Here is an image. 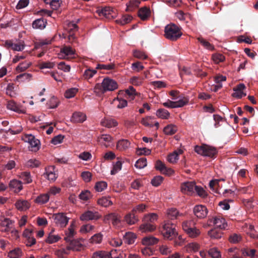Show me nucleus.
<instances>
[{
  "label": "nucleus",
  "mask_w": 258,
  "mask_h": 258,
  "mask_svg": "<svg viewBox=\"0 0 258 258\" xmlns=\"http://www.w3.org/2000/svg\"><path fill=\"white\" fill-rule=\"evenodd\" d=\"M167 217L171 220H174L180 216L178 210L175 208H170L168 209L166 212Z\"/></svg>",
  "instance_id": "nucleus-39"
},
{
  "label": "nucleus",
  "mask_w": 258,
  "mask_h": 258,
  "mask_svg": "<svg viewBox=\"0 0 258 258\" xmlns=\"http://www.w3.org/2000/svg\"><path fill=\"white\" fill-rule=\"evenodd\" d=\"M188 102L189 99L188 97L182 96L177 101H173L168 100L166 102L163 103L162 104L164 107L170 108H174L182 107L187 104Z\"/></svg>",
  "instance_id": "nucleus-9"
},
{
  "label": "nucleus",
  "mask_w": 258,
  "mask_h": 258,
  "mask_svg": "<svg viewBox=\"0 0 258 258\" xmlns=\"http://www.w3.org/2000/svg\"><path fill=\"white\" fill-rule=\"evenodd\" d=\"M194 215L199 219H203L206 217L208 211L206 206L202 205H198L194 208Z\"/></svg>",
  "instance_id": "nucleus-16"
},
{
  "label": "nucleus",
  "mask_w": 258,
  "mask_h": 258,
  "mask_svg": "<svg viewBox=\"0 0 258 258\" xmlns=\"http://www.w3.org/2000/svg\"><path fill=\"white\" fill-rule=\"evenodd\" d=\"M108 258H123V254L120 251L113 249L108 252Z\"/></svg>",
  "instance_id": "nucleus-64"
},
{
  "label": "nucleus",
  "mask_w": 258,
  "mask_h": 258,
  "mask_svg": "<svg viewBox=\"0 0 258 258\" xmlns=\"http://www.w3.org/2000/svg\"><path fill=\"white\" fill-rule=\"evenodd\" d=\"M76 222H72L67 230L65 232L66 236L64 237V239L67 242H69L70 238L76 235Z\"/></svg>",
  "instance_id": "nucleus-24"
},
{
  "label": "nucleus",
  "mask_w": 258,
  "mask_h": 258,
  "mask_svg": "<svg viewBox=\"0 0 258 258\" xmlns=\"http://www.w3.org/2000/svg\"><path fill=\"white\" fill-rule=\"evenodd\" d=\"M65 30L67 33L63 34L64 38L67 37L70 42H74L76 39L75 34L78 30L77 25L72 22H69L65 26Z\"/></svg>",
  "instance_id": "nucleus-7"
},
{
  "label": "nucleus",
  "mask_w": 258,
  "mask_h": 258,
  "mask_svg": "<svg viewBox=\"0 0 258 258\" xmlns=\"http://www.w3.org/2000/svg\"><path fill=\"white\" fill-rule=\"evenodd\" d=\"M138 16L143 21L148 20L151 15V11L149 8L145 7L141 8L138 11Z\"/></svg>",
  "instance_id": "nucleus-32"
},
{
  "label": "nucleus",
  "mask_w": 258,
  "mask_h": 258,
  "mask_svg": "<svg viewBox=\"0 0 258 258\" xmlns=\"http://www.w3.org/2000/svg\"><path fill=\"white\" fill-rule=\"evenodd\" d=\"M158 250L161 254L168 255L172 252L171 247L166 245H161L159 246Z\"/></svg>",
  "instance_id": "nucleus-51"
},
{
  "label": "nucleus",
  "mask_w": 258,
  "mask_h": 258,
  "mask_svg": "<svg viewBox=\"0 0 258 258\" xmlns=\"http://www.w3.org/2000/svg\"><path fill=\"white\" fill-rule=\"evenodd\" d=\"M31 206V204L29 201L23 199L18 200L15 204L16 208L21 212L29 210Z\"/></svg>",
  "instance_id": "nucleus-20"
},
{
  "label": "nucleus",
  "mask_w": 258,
  "mask_h": 258,
  "mask_svg": "<svg viewBox=\"0 0 258 258\" xmlns=\"http://www.w3.org/2000/svg\"><path fill=\"white\" fill-rule=\"evenodd\" d=\"M158 215L156 213H151L145 214L143 217L142 221L144 222L154 224L158 219Z\"/></svg>",
  "instance_id": "nucleus-35"
},
{
  "label": "nucleus",
  "mask_w": 258,
  "mask_h": 258,
  "mask_svg": "<svg viewBox=\"0 0 258 258\" xmlns=\"http://www.w3.org/2000/svg\"><path fill=\"white\" fill-rule=\"evenodd\" d=\"M141 123L148 127H152L155 125L156 129H158L159 123L157 121H155L154 118L151 116H146L143 118L141 120Z\"/></svg>",
  "instance_id": "nucleus-26"
},
{
  "label": "nucleus",
  "mask_w": 258,
  "mask_h": 258,
  "mask_svg": "<svg viewBox=\"0 0 258 258\" xmlns=\"http://www.w3.org/2000/svg\"><path fill=\"white\" fill-rule=\"evenodd\" d=\"M142 186H143V182L141 179H136L131 184V187L136 190H139Z\"/></svg>",
  "instance_id": "nucleus-61"
},
{
  "label": "nucleus",
  "mask_w": 258,
  "mask_h": 258,
  "mask_svg": "<svg viewBox=\"0 0 258 258\" xmlns=\"http://www.w3.org/2000/svg\"><path fill=\"white\" fill-rule=\"evenodd\" d=\"M103 235L101 233L95 234L89 239L90 243L93 244H100L103 240Z\"/></svg>",
  "instance_id": "nucleus-46"
},
{
  "label": "nucleus",
  "mask_w": 258,
  "mask_h": 258,
  "mask_svg": "<svg viewBox=\"0 0 258 258\" xmlns=\"http://www.w3.org/2000/svg\"><path fill=\"white\" fill-rule=\"evenodd\" d=\"M53 230H52L51 232H50L48 235V236L45 240L46 243L49 244H52L57 242L61 239V237L59 235H55L53 233Z\"/></svg>",
  "instance_id": "nucleus-45"
},
{
  "label": "nucleus",
  "mask_w": 258,
  "mask_h": 258,
  "mask_svg": "<svg viewBox=\"0 0 258 258\" xmlns=\"http://www.w3.org/2000/svg\"><path fill=\"white\" fill-rule=\"evenodd\" d=\"M22 139L29 144L28 148L29 150L36 152L40 148V141L36 139L35 137L31 134H25L22 137Z\"/></svg>",
  "instance_id": "nucleus-6"
},
{
  "label": "nucleus",
  "mask_w": 258,
  "mask_h": 258,
  "mask_svg": "<svg viewBox=\"0 0 258 258\" xmlns=\"http://www.w3.org/2000/svg\"><path fill=\"white\" fill-rule=\"evenodd\" d=\"M133 55L134 57L139 59L144 60L148 58V56L145 52L138 49L133 51Z\"/></svg>",
  "instance_id": "nucleus-47"
},
{
  "label": "nucleus",
  "mask_w": 258,
  "mask_h": 258,
  "mask_svg": "<svg viewBox=\"0 0 258 258\" xmlns=\"http://www.w3.org/2000/svg\"><path fill=\"white\" fill-rule=\"evenodd\" d=\"M45 177L49 181L54 182L57 177V174L53 166H48L45 169Z\"/></svg>",
  "instance_id": "nucleus-22"
},
{
  "label": "nucleus",
  "mask_w": 258,
  "mask_h": 258,
  "mask_svg": "<svg viewBox=\"0 0 258 258\" xmlns=\"http://www.w3.org/2000/svg\"><path fill=\"white\" fill-rule=\"evenodd\" d=\"M196 183L194 181L183 182L180 185V191L182 193L188 196H192L195 194Z\"/></svg>",
  "instance_id": "nucleus-13"
},
{
  "label": "nucleus",
  "mask_w": 258,
  "mask_h": 258,
  "mask_svg": "<svg viewBox=\"0 0 258 258\" xmlns=\"http://www.w3.org/2000/svg\"><path fill=\"white\" fill-rule=\"evenodd\" d=\"M59 104V99L54 96H52L47 102V105L49 108L53 109L56 108Z\"/></svg>",
  "instance_id": "nucleus-58"
},
{
  "label": "nucleus",
  "mask_w": 258,
  "mask_h": 258,
  "mask_svg": "<svg viewBox=\"0 0 258 258\" xmlns=\"http://www.w3.org/2000/svg\"><path fill=\"white\" fill-rule=\"evenodd\" d=\"M176 16L180 20L187 22L188 20L191 19V16L188 13H184L182 11H179L176 13Z\"/></svg>",
  "instance_id": "nucleus-57"
},
{
  "label": "nucleus",
  "mask_w": 258,
  "mask_h": 258,
  "mask_svg": "<svg viewBox=\"0 0 258 258\" xmlns=\"http://www.w3.org/2000/svg\"><path fill=\"white\" fill-rule=\"evenodd\" d=\"M157 226L154 224L144 222L140 225L139 230L142 233L152 232L156 230Z\"/></svg>",
  "instance_id": "nucleus-27"
},
{
  "label": "nucleus",
  "mask_w": 258,
  "mask_h": 258,
  "mask_svg": "<svg viewBox=\"0 0 258 258\" xmlns=\"http://www.w3.org/2000/svg\"><path fill=\"white\" fill-rule=\"evenodd\" d=\"M120 216L114 213H110L104 216V221L106 222L111 221L113 225L117 226L120 223Z\"/></svg>",
  "instance_id": "nucleus-29"
},
{
  "label": "nucleus",
  "mask_w": 258,
  "mask_h": 258,
  "mask_svg": "<svg viewBox=\"0 0 258 258\" xmlns=\"http://www.w3.org/2000/svg\"><path fill=\"white\" fill-rule=\"evenodd\" d=\"M216 228L225 229L227 227V223L224 218L221 216H216L211 220Z\"/></svg>",
  "instance_id": "nucleus-19"
},
{
  "label": "nucleus",
  "mask_w": 258,
  "mask_h": 258,
  "mask_svg": "<svg viewBox=\"0 0 258 258\" xmlns=\"http://www.w3.org/2000/svg\"><path fill=\"white\" fill-rule=\"evenodd\" d=\"M31 62L29 61L26 60L20 63L16 68L17 73H20L25 71L29 68L31 65Z\"/></svg>",
  "instance_id": "nucleus-49"
},
{
  "label": "nucleus",
  "mask_w": 258,
  "mask_h": 258,
  "mask_svg": "<svg viewBox=\"0 0 258 258\" xmlns=\"http://www.w3.org/2000/svg\"><path fill=\"white\" fill-rule=\"evenodd\" d=\"M52 219L55 224L59 227L64 228L68 225L70 218L64 213H57L53 214Z\"/></svg>",
  "instance_id": "nucleus-8"
},
{
  "label": "nucleus",
  "mask_w": 258,
  "mask_h": 258,
  "mask_svg": "<svg viewBox=\"0 0 258 258\" xmlns=\"http://www.w3.org/2000/svg\"><path fill=\"white\" fill-rule=\"evenodd\" d=\"M49 198V194L47 193L42 194L37 196L34 202L36 204L43 205L47 203Z\"/></svg>",
  "instance_id": "nucleus-40"
},
{
  "label": "nucleus",
  "mask_w": 258,
  "mask_h": 258,
  "mask_svg": "<svg viewBox=\"0 0 258 258\" xmlns=\"http://www.w3.org/2000/svg\"><path fill=\"white\" fill-rule=\"evenodd\" d=\"M14 222L9 218H4L0 223V231L8 233L13 228Z\"/></svg>",
  "instance_id": "nucleus-18"
},
{
  "label": "nucleus",
  "mask_w": 258,
  "mask_h": 258,
  "mask_svg": "<svg viewBox=\"0 0 258 258\" xmlns=\"http://www.w3.org/2000/svg\"><path fill=\"white\" fill-rule=\"evenodd\" d=\"M101 217V216L97 212H93L87 211L83 213L80 217L81 221H89L92 220H97Z\"/></svg>",
  "instance_id": "nucleus-17"
},
{
  "label": "nucleus",
  "mask_w": 258,
  "mask_h": 258,
  "mask_svg": "<svg viewBox=\"0 0 258 258\" xmlns=\"http://www.w3.org/2000/svg\"><path fill=\"white\" fill-rule=\"evenodd\" d=\"M161 233L163 237L168 240H172L178 235L175 225L170 221L164 222L161 229Z\"/></svg>",
  "instance_id": "nucleus-2"
},
{
  "label": "nucleus",
  "mask_w": 258,
  "mask_h": 258,
  "mask_svg": "<svg viewBox=\"0 0 258 258\" xmlns=\"http://www.w3.org/2000/svg\"><path fill=\"white\" fill-rule=\"evenodd\" d=\"M124 242L128 244H133L137 238L136 233L132 232H126L123 236Z\"/></svg>",
  "instance_id": "nucleus-41"
},
{
  "label": "nucleus",
  "mask_w": 258,
  "mask_h": 258,
  "mask_svg": "<svg viewBox=\"0 0 258 258\" xmlns=\"http://www.w3.org/2000/svg\"><path fill=\"white\" fill-rule=\"evenodd\" d=\"M6 105L7 109L18 113L25 114L26 113V108L25 106L18 104L13 100L8 101Z\"/></svg>",
  "instance_id": "nucleus-14"
},
{
  "label": "nucleus",
  "mask_w": 258,
  "mask_h": 258,
  "mask_svg": "<svg viewBox=\"0 0 258 258\" xmlns=\"http://www.w3.org/2000/svg\"><path fill=\"white\" fill-rule=\"evenodd\" d=\"M118 88L117 82L109 78H104L101 84H97L94 88V92L99 95L106 91H112Z\"/></svg>",
  "instance_id": "nucleus-1"
},
{
  "label": "nucleus",
  "mask_w": 258,
  "mask_h": 258,
  "mask_svg": "<svg viewBox=\"0 0 258 258\" xmlns=\"http://www.w3.org/2000/svg\"><path fill=\"white\" fill-rule=\"evenodd\" d=\"M124 221L129 225H133L139 221L138 217L133 213V210L127 214L124 217Z\"/></svg>",
  "instance_id": "nucleus-36"
},
{
  "label": "nucleus",
  "mask_w": 258,
  "mask_h": 258,
  "mask_svg": "<svg viewBox=\"0 0 258 258\" xmlns=\"http://www.w3.org/2000/svg\"><path fill=\"white\" fill-rule=\"evenodd\" d=\"M22 254V252L21 249L17 248L10 251L8 254V256L10 258H20Z\"/></svg>",
  "instance_id": "nucleus-60"
},
{
  "label": "nucleus",
  "mask_w": 258,
  "mask_h": 258,
  "mask_svg": "<svg viewBox=\"0 0 258 258\" xmlns=\"http://www.w3.org/2000/svg\"><path fill=\"white\" fill-rule=\"evenodd\" d=\"M82 239H73L69 241V243L67 246L68 250H72L74 251H80L84 249V246L81 243Z\"/></svg>",
  "instance_id": "nucleus-21"
},
{
  "label": "nucleus",
  "mask_w": 258,
  "mask_h": 258,
  "mask_svg": "<svg viewBox=\"0 0 258 258\" xmlns=\"http://www.w3.org/2000/svg\"><path fill=\"white\" fill-rule=\"evenodd\" d=\"M131 143L129 141L125 139L119 140L116 143V148L117 150L123 151L126 150L130 146Z\"/></svg>",
  "instance_id": "nucleus-38"
},
{
  "label": "nucleus",
  "mask_w": 258,
  "mask_h": 258,
  "mask_svg": "<svg viewBox=\"0 0 258 258\" xmlns=\"http://www.w3.org/2000/svg\"><path fill=\"white\" fill-rule=\"evenodd\" d=\"M96 13L101 18L111 19L115 17V13L110 7L98 8Z\"/></svg>",
  "instance_id": "nucleus-15"
},
{
  "label": "nucleus",
  "mask_w": 258,
  "mask_h": 258,
  "mask_svg": "<svg viewBox=\"0 0 258 258\" xmlns=\"http://www.w3.org/2000/svg\"><path fill=\"white\" fill-rule=\"evenodd\" d=\"M177 130V126L173 124H169L164 128L163 132L167 135L174 134Z\"/></svg>",
  "instance_id": "nucleus-55"
},
{
  "label": "nucleus",
  "mask_w": 258,
  "mask_h": 258,
  "mask_svg": "<svg viewBox=\"0 0 258 258\" xmlns=\"http://www.w3.org/2000/svg\"><path fill=\"white\" fill-rule=\"evenodd\" d=\"M197 39L205 48L210 50H213L214 49V46L204 38L199 37L197 38Z\"/></svg>",
  "instance_id": "nucleus-53"
},
{
  "label": "nucleus",
  "mask_w": 258,
  "mask_h": 258,
  "mask_svg": "<svg viewBox=\"0 0 258 258\" xmlns=\"http://www.w3.org/2000/svg\"><path fill=\"white\" fill-rule=\"evenodd\" d=\"M165 37L170 40L174 41L179 38L182 35L181 28L174 24H170L165 27Z\"/></svg>",
  "instance_id": "nucleus-3"
},
{
  "label": "nucleus",
  "mask_w": 258,
  "mask_h": 258,
  "mask_svg": "<svg viewBox=\"0 0 258 258\" xmlns=\"http://www.w3.org/2000/svg\"><path fill=\"white\" fill-rule=\"evenodd\" d=\"M6 94L11 97H15L17 94V87L13 83L9 84L6 88Z\"/></svg>",
  "instance_id": "nucleus-44"
},
{
  "label": "nucleus",
  "mask_w": 258,
  "mask_h": 258,
  "mask_svg": "<svg viewBox=\"0 0 258 258\" xmlns=\"http://www.w3.org/2000/svg\"><path fill=\"white\" fill-rule=\"evenodd\" d=\"M5 46L14 51H22L25 47V43L23 40H7L5 42Z\"/></svg>",
  "instance_id": "nucleus-10"
},
{
  "label": "nucleus",
  "mask_w": 258,
  "mask_h": 258,
  "mask_svg": "<svg viewBox=\"0 0 258 258\" xmlns=\"http://www.w3.org/2000/svg\"><path fill=\"white\" fill-rule=\"evenodd\" d=\"M112 104L116 106L117 108L121 109L126 107L127 102L126 100L117 97L113 100Z\"/></svg>",
  "instance_id": "nucleus-43"
},
{
  "label": "nucleus",
  "mask_w": 258,
  "mask_h": 258,
  "mask_svg": "<svg viewBox=\"0 0 258 258\" xmlns=\"http://www.w3.org/2000/svg\"><path fill=\"white\" fill-rule=\"evenodd\" d=\"M196 192L197 195L202 198H205L208 196V193L206 190L202 186H198L196 185L195 192Z\"/></svg>",
  "instance_id": "nucleus-63"
},
{
  "label": "nucleus",
  "mask_w": 258,
  "mask_h": 258,
  "mask_svg": "<svg viewBox=\"0 0 258 258\" xmlns=\"http://www.w3.org/2000/svg\"><path fill=\"white\" fill-rule=\"evenodd\" d=\"M108 184L106 181H99L95 183L94 189L97 192H102L107 187Z\"/></svg>",
  "instance_id": "nucleus-48"
},
{
  "label": "nucleus",
  "mask_w": 258,
  "mask_h": 258,
  "mask_svg": "<svg viewBox=\"0 0 258 258\" xmlns=\"http://www.w3.org/2000/svg\"><path fill=\"white\" fill-rule=\"evenodd\" d=\"M97 204L98 205L105 208L113 205V202L109 196H103L99 198L97 201Z\"/></svg>",
  "instance_id": "nucleus-31"
},
{
  "label": "nucleus",
  "mask_w": 258,
  "mask_h": 258,
  "mask_svg": "<svg viewBox=\"0 0 258 258\" xmlns=\"http://www.w3.org/2000/svg\"><path fill=\"white\" fill-rule=\"evenodd\" d=\"M182 227L184 232L191 238H196L201 234L200 229L195 226V224L192 220L184 221Z\"/></svg>",
  "instance_id": "nucleus-4"
},
{
  "label": "nucleus",
  "mask_w": 258,
  "mask_h": 258,
  "mask_svg": "<svg viewBox=\"0 0 258 258\" xmlns=\"http://www.w3.org/2000/svg\"><path fill=\"white\" fill-rule=\"evenodd\" d=\"M101 124L104 127L111 128L116 126L118 125V122L114 119L105 118L101 120Z\"/></svg>",
  "instance_id": "nucleus-37"
},
{
  "label": "nucleus",
  "mask_w": 258,
  "mask_h": 258,
  "mask_svg": "<svg viewBox=\"0 0 258 258\" xmlns=\"http://www.w3.org/2000/svg\"><path fill=\"white\" fill-rule=\"evenodd\" d=\"M156 115L159 118L164 119H168L170 117V113L166 109H159L157 110Z\"/></svg>",
  "instance_id": "nucleus-54"
},
{
  "label": "nucleus",
  "mask_w": 258,
  "mask_h": 258,
  "mask_svg": "<svg viewBox=\"0 0 258 258\" xmlns=\"http://www.w3.org/2000/svg\"><path fill=\"white\" fill-rule=\"evenodd\" d=\"M159 239L152 236H146L142 239L141 243L143 245L148 246L157 244Z\"/></svg>",
  "instance_id": "nucleus-33"
},
{
  "label": "nucleus",
  "mask_w": 258,
  "mask_h": 258,
  "mask_svg": "<svg viewBox=\"0 0 258 258\" xmlns=\"http://www.w3.org/2000/svg\"><path fill=\"white\" fill-rule=\"evenodd\" d=\"M95 228L94 225L90 224H86L82 225L79 229V233L82 235H86L91 233Z\"/></svg>",
  "instance_id": "nucleus-42"
},
{
  "label": "nucleus",
  "mask_w": 258,
  "mask_h": 258,
  "mask_svg": "<svg viewBox=\"0 0 258 258\" xmlns=\"http://www.w3.org/2000/svg\"><path fill=\"white\" fill-rule=\"evenodd\" d=\"M87 117L85 113L81 112H75L71 118L73 123H82L86 120Z\"/></svg>",
  "instance_id": "nucleus-28"
},
{
  "label": "nucleus",
  "mask_w": 258,
  "mask_h": 258,
  "mask_svg": "<svg viewBox=\"0 0 258 258\" xmlns=\"http://www.w3.org/2000/svg\"><path fill=\"white\" fill-rule=\"evenodd\" d=\"M93 197L92 194L89 190H84L80 194L79 197L83 201H87Z\"/></svg>",
  "instance_id": "nucleus-52"
},
{
  "label": "nucleus",
  "mask_w": 258,
  "mask_h": 258,
  "mask_svg": "<svg viewBox=\"0 0 258 258\" xmlns=\"http://www.w3.org/2000/svg\"><path fill=\"white\" fill-rule=\"evenodd\" d=\"M208 234L211 238L213 239H220L222 236V233L216 229V228L209 231Z\"/></svg>",
  "instance_id": "nucleus-56"
},
{
  "label": "nucleus",
  "mask_w": 258,
  "mask_h": 258,
  "mask_svg": "<svg viewBox=\"0 0 258 258\" xmlns=\"http://www.w3.org/2000/svg\"><path fill=\"white\" fill-rule=\"evenodd\" d=\"M9 185L10 189L15 193H18L23 189V185L21 181L17 179H13L11 180L9 182Z\"/></svg>",
  "instance_id": "nucleus-30"
},
{
  "label": "nucleus",
  "mask_w": 258,
  "mask_h": 258,
  "mask_svg": "<svg viewBox=\"0 0 258 258\" xmlns=\"http://www.w3.org/2000/svg\"><path fill=\"white\" fill-rule=\"evenodd\" d=\"M113 138L108 134H102L97 138V142L99 146L107 148L113 143Z\"/></svg>",
  "instance_id": "nucleus-12"
},
{
  "label": "nucleus",
  "mask_w": 258,
  "mask_h": 258,
  "mask_svg": "<svg viewBox=\"0 0 258 258\" xmlns=\"http://www.w3.org/2000/svg\"><path fill=\"white\" fill-rule=\"evenodd\" d=\"M77 54L75 50L70 46H63L58 54V57L60 59H73L76 58Z\"/></svg>",
  "instance_id": "nucleus-11"
},
{
  "label": "nucleus",
  "mask_w": 258,
  "mask_h": 258,
  "mask_svg": "<svg viewBox=\"0 0 258 258\" xmlns=\"http://www.w3.org/2000/svg\"><path fill=\"white\" fill-rule=\"evenodd\" d=\"M184 248L186 253H194L199 250L200 245L196 242H190L185 245Z\"/></svg>",
  "instance_id": "nucleus-34"
},
{
  "label": "nucleus",
  "mask_w": 258,
  "mask_h": 258,
  "mask_svg": "<svg viewBox=\"0 0 258 258\" xmlns=\"http://www.w3.org/2000/svg\"><path fill=\"white\" fill-rule=\"evenodd\" d=\"M46 24V22L43 19H38L34 21L32 24V27L35 29H44Z\"/></svg>",
  "instance_id": "nucleus-50"
},
{
  "label": "nucleus",
  "mask_w": 258,
  "mask_h": 258,
  "mask_svg": "<svg viewBox=\"0 0 258 258\" xmlns=\"http://www.w3.org/2000/svg\"><path fill=\"white\" fill-rule=\"evenodd\" d=\"M140 4V1L139 0H132L130 1L127 4L126 10L129 11H132L135 8L139 7Z\"/></svg>",
  "instance_id": "nucleus-62"
},
{
  "label": "nucleus",
  "mask_w": 258,
  "mask_h": 258,
  "mask_svg": "<svg viewBox=\"0 0 258 258\" xmlns=\"http://www.w3.org/2000/svg\"><path fill=\"white\" fill-rule=\"evenodd\" d=\"M61 191V188L60 187L52 186L50 187L47 193V194H49V197H50V196H55L56 195L60 194Z\"/></svg>",
  "instance_id": "nucleus-59"
},
{
  "label": "nucleus",
  "mask_w": 258,
  "mask_h": 258,
  "mask_svg": "<svg viewBox=\"0 0 258 258\" xmlns=\"http://www.w3.org/2000/svg\"><path fill=\"white\" fill-rule=\"evenodd\" d=\"M245 86L243 84H240L233 88L234 93L232 96L237 98H241L246 96L244 92Z\"/></svg>",
  "instance_id": "nucleus-25"
},
{
  "label": "nucleus",
  "mask_w": 258,
  "mask_h": 258,
  "mask_svg": "<svg viewBox=\"0 0 258 258\" xmlns=\"http://www.w3.org/2000/svg\"><path fill=\"white\" fill-rule=\"evenodd\" d=\"M183 150L181 149H178L173 152L168 154L167 160L171 164H175L179 159V156L182 154Z\"/></svg>",
  "instance_id": "nucleus-23"
},
{
  "label": "nucleus",
  "mask_w": 258,
  "mask_h": 258,
  "mask_svg": "<svg viewBox=\"0 0 258 258\" xmlns=\"http://www.w3.org/2000/svg\"><path fill=\"white\" fill-rule=\"evenodd\" d=\"M195 151L198 154L211 158L215 157L217 153L215 148L207 145L196 146Z\"/></svg>",
  "instance_id": "nucleus-5"
}]
</instances>
